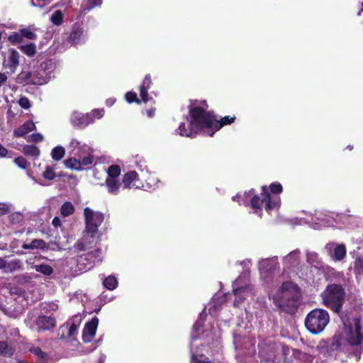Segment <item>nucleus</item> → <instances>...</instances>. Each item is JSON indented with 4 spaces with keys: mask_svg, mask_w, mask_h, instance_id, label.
Wrapping results in <instances>:
<instances>
[{
    "mask_svg": "<svg viewBox=\"0 0 363 363\" xmlns=\"http://www.w3.org/2000/svg\"><path fill=\"white\" fill-rule=\"evenodd\" d=\"M299 287L291 281H284L274 295V303L283 311L294 313L301 303Z\"/></svg>",
    "mask_w": 363,
    "mask_h": 363,
    "instance_id": "f257e3e1",
    "label": "nucleus"
},
{
    "mask_svg": "<svg viewBox=\"0 0 363 363\" xmlns=\"http://www.w3.org/2000/svg\"><path fill=\"white\" fill-rule=\"evenodd\" d=\"M216 114L213 111L204 110V108H200V106L195 105L192 102L189 106V115L186 119L191 122V125L198 133L203 131L209 135Z\"/></svg>",
    "mask_w": 363,
    "mask_h": 363,
    "instance_id": "f03ea898",
    "label": "nucleus"
},
{
    "mask_svg": "<svg viewBox=\"0 0 363 363\" xmlns=\"http://www.w3.org/2000/svg\"><path fill=\"white\" fill-rule=\"evenodd\" d=\"M320 296L325 306L339 314L345 301L346 292L340 283H331L326 286Z\"/></svg>",
    "mask_w": 363,
    "mask_h": 363,
    "instance_id": "7ed1b4c3",
    "label": "nucleus"
},
{
    "mask_svg": "<svg viewBox=\"0 0 363 363\" xmlns=\"http://www.w3.org/2000/svg\"><path fill=\"white\" fill-rule=\"evenodd\" d=\"M280 203V197L277 195H271L267 186H262L261 196L258 194H254L250 200L251 208L255 213L262 212L263 204H264L265 210L269 211L279 207Z\"/></svg>",
    "mask_w": 363,
    "mask_h": 363,
    "instance_id": "20e7f679",
    "label": "nucleus"
},
{
    "mask_svg": "<svg viewBox=\"0 0 363 363\" xmlns=\"http://www.w3.org/2000/svg\"><path fill=\"white\" fill-rule=\"evenodd\" d=\"M329 320L330 316L325 310L315 308L307 315L305 325L312 334H318L325 329Z\"/></svg>",
    "mask_w": 363,
    "mask_h": 363,
    "instance_id": "39448f33",
    "label": "nucleus"
},
{
    "mask_svg": "<svg viewBox=\"0 0 363 363\" xmlns=\"http://www.w3.org/2000/svg\"><path fill=\"white\" fill-rule=\"evenodd\" d=\"M341 319L348 335L347 341L349 344L353 346L363 344L361 319L358 317L350 319L346 316H341Z\"/></svg>",
    "mask_w": 363,
    "mask_h": 363,
    "instance_id": "423d86ee",
    "label": "nucleus"
},
{
    "mask_svg": "<svg viewBox=\"0 0 363 363\" xmlns=\"http://www.w3.org/2000/svg\"><path fill=\"white\" fill-rule=\"evenodd\" d=\"M84 216L86 231L91 235L96 234L104 220V215L99 211L95 212L90 208L86 207L84 209Z\"/></svg>",
    "mask_w": 363,
    "mask_h": 363,
    "instance_id": "0eeeda50",
    "label": "nucleus"
},
{
    "mask_svg": "<svg viewBox=\"0 0 363 363\" xmlns=\"http://www.w3.org/2000/svg\"><path fill=\"white\" fill-rule=\"evenodd\" d=\"M240 279H238L233 284V294L235 298L233 302V305L235 307H238L246 298L247 294L252 291L251 286L245 285L239 286Z\"/></svg>",
    "mask_w": 363,
    "mask_h": 363,
    "instance_id": "6e6552de",
    "label": "nucleus"
},
{
    "mask_svg": "<svg viewBox=\"0 0 363 363\" xmlns=\"http://www.w3.org/2000/svg\"><path fill=\"white\" fill-rule=\"evenodd\" d=\"M86 33L83 26L78 23H74L71 29L67 40L72 45H77L83 43L86 38Z\"/></svg>",
    "mask_w": 363,
    "mask_h": 363,
    "instance_id": "1a4fd4ad",
    "label": "nucleus"
},
{
    "mask_svg": "<svg viewBox=\"0 0 363 363\" xmlns=\"http://www.w3.org/2000/svg\"><path fill=\"white\" fill-rule=\"evenodd\" d=\"M99 324V319L94 316L85 324L82 333V340L85 343L90 342L94 337Z\"/></svg>",
    "mask_w": 363,
    "mask_h": 363,
    "instance_id": "9d476101",
    "label": "nucleus"
},
{
    "mask_svg": "<svg viewBox=\"0 0 363 363\" xmlns=\"http://www.w3.org/2000/svg\"><path fill=\"white\" fill-rule=\"evenodd\" d=\"M94 122V116L91 114H82L79 112H74L71 116L72 124L78 128H85Z\"/></svg>",
    "mask_w": 363,
    "mask_h": 363,
    "instance_id": "9b49d317",
    "label": "nucleus"
},
{
    "mask_svg": "<svg viewBox=\"0 0 363 363\" xmlns=\"http://www.w3.org/2000/svg\"><path fill=\"white\" fill-rule=\"evenodd\" d=\"M35 324L37 327V331L40 333L55 328L56 327V320L51 316L40 315L36 318Z\"/></svg>",
    "mask_w": 363,
    "mask_h": 363,
    "instance_id": "f8f14e48",
    "label": "nucleus"
},
{
    "mask_svg": "<svg viewBox=\"0 0 363 363\" xmlns=\"http://www.w3.org/2000/svg\"><path fill=\"white\" fill-rule=\"evenodd\" d=\"M152 84V81L150 74H147L143 79V82L139 86L140 97H142L143 103L147 104L152 101V98L148 95V90Z\"/></svg>",
    "mask_w": 363,
    "mask_h": 363,
    "instance_id": "ddd939ff",
    "label": "nucleus"
},
{
    "mask_svg": "<svg viewBox=\"0 0 363 363\" xmlns=\"http://www.w3.org/2000/svg\"><path fill=\"white\" fill-rule=\"evenodd\" d=\"M236 117L235 115L233 116H226L221 118L220 120L216 119V116L215 117V121L213 123V127L211 131L209 133V136L212 137L216 132L220 130L223 126L227 125H230L235 122Z\"/></svg>",
    "mask_w": 363,
    "mask_h": 363,
    "instance_id": "4468645a",
    "label": "nucleus"
},
{
    "mask_svg": "<svg viewBox=\"0 0 363 363\" xmlns=\"http://www.w3.org/2000/svg\"><path fill=\"white\" fill-rule=\"evenodd\" d=\"M139 175L136 171H129L125 173L122 179L123 189L131 188L136 186L135 182L138 180Z\"/></svg>",
    "mask_w": 363,
    "mask_h": 363,
    "instance_id": "2eb2a0df",
    "label": "nucleus"
},
{
    "mask_svg": "<svg viewBox=\"0 0 363 363\" xmlns=\"http://www.w3.org/2000/svg\"><path fill=\"white\" fill-rule=\"evenodd\" d=\"M36 126L33 121H26L22 125L14 130L13 133L16 137H23L30 131L35 130Z\"/></svg>",
    "mask_w": 363,
    "mask_h": 363,
    "instance_id": "dca6fc26",
    "label": "nucleus"
},
{
    "mask_svg": "<svg viewBox=\"0 0 363 363\" xmlns=\"http://www.w3.org/2000/svg\"><path fill=\"white\" fill-rule=\"evenodd\" d=\"M176 131L179 135L189 138L195 137L199 133L197 130L191 125V122H189L187 126L184 123H181Z\"/></svg>",
    "mask_w": 363,
    "mask_h": 363,
    "instance_id": "f3484780",
    "label": "nucleus"
},
{
    "mask_svg": "<svg viewBox=\"0 0 363 363\" xmlns=\"http://www.w3.org/2000/svg\"><path fill=\"white\" fill-rule=\"evenodd\" d=\"M45 70L43 68H38L33 72V78L31 84L33 85H43L47 83L48 80L45 77Z\"/></svg>",
    "mask_w": 363,
    "mask_h": 363,
    "instance_id": "a211bd4d",
    "label": "nucleus"
},
{
    "mask_svg": "<svg viewBox=\"0 0 363 363\" xmlns=\"http://www.w3.org/2000/svg\"><path fill=\"white\" fill-rule=\"evenodd\" d=\"M90 257H87V253L79 255L77 257V262L79 266H83V267L80 268L81 269L89 270L91 269L94 264V259H89Z\"/></svg>",
    "mask_w": 363,
    "mask_h": 363,
    "instance_id": "6ab92c4d",
    "label": "nucleus"
},
{
    "mask_svg": "<svg viewBox=\"0 0 363 363\" xmlns=\"http://www.w3.org/2000/svg\"><path fill=\"white\" fill-rule=\"evenodd\" d=\"M19 65V53L14 49H11L8 57V66L11 72H14Z\"/></svg>",
    "mask_w": 363,
    "mask_h": 363,
    "instance_id": "aec40b11",
    "label": "nucleus"
},
{
    "mask_svg": "<svg viewBox=\"0 0 363 363\" xmlns=\"http://www.w3.org/2000/svg\"><path fill=\"white\" fill-rule=\"evenodd\" d=\"M46 247V242L42 239H34L30 243H24L22 245V248L24 250H44Z\"/></svg>",
    "mask_w": 363,
    "mask_h": 363,
    "instance_id": "412c9836",
    "label": "nucleus"
},
{
    "mask_svg": "<svg viewBox=\"0 0 363 363\" xmlns=\"http://www.w3.org/2000/svg\"><path fill=\"white\" fill-rule=\"evenodd\" d=\"M106 185L109 194L116 195L119 193V188L121 186V183L119 182L118 179H106Z\"/></svg>",
    "mask_w": 363,
    "mask_h": 363,
    "instance_id": "4be33fe9",
    "label": "nucleus"
},
{
    "mask_svg": "<svg viewBox=\"0 0 363 363\" xmlns=\"http://www.w3.org/2000/svg\"><path fill=\"white\" fill-rule=\"evenodd\" d=\"M16 350L6 341H0V354L4 357H11Z\"/></svg>",
    "mask_w": 363,
    "mask_h": 363,
    "instance_id": "5701e85b",
    "label": "nucleus"
},
{
    "mask_svg": "<svg viewBox=\"0 0 363 363\" xmlns=\"http://www.w3.org/2000/svg\"><path fill=\"white\" fill-rule=\"evenodd\" d=\"M346 255V247L343 244L337 245L335 246L333 258L335 260L340 261L342 260Z\"/></svg>",
    "mask_w": 363,
    "mask_h": 363,
    "instance_id": "b1692460",
    "label": "nucleus"
},
{
    "mask_svg": "<svg viewBox=\"0 0 363 363\" xmlns=\"http://www.w3.org/2000/svg\"><path fill=\"white\" fill-rule=\"evenodd\" d=\"M74 206L69 201H65L60 208V213L62 216L68 217L72 215L74 212Z\"/></svg>",
    "mask_w": 363,
    "mask_h": 363,
    "instance_id": "393cba45",
    "label": "nucleus"
},
{
    "mask_svg": "<svg viewBox=\"0 0 363 363\" xmlns=\"http://www.w3.org/2000/svg\"><path fill=\"white\" fill-rule=\"evenodd\" d=\"M306 260L310 264L316 268L319 267L321 264V260L318 254L315 252H308L306 254Z\"/></svg>",
    "mask_w": 363,
    "mask_h": 363,
    "instance_id": "a878e982",
    "label": "nucleus"
},
{
    "mask_svg": "<svg viewBox=\"0 0 363 363\" xmlns=\"http://www.w3.org/2000/svg\"><path fill=\"white\" fill-rule=\"evenodd\" d=\"M19 49L28 57H33L36 53V45L33 43L21 45Z\"/></svg>",
    "mask_w": 363,
    "mask_h": 363,
    "instance_id": "bb28decb",
    "label": "nucleus"
},
{
    "mask_svg": "<svg viewBox=\"0 0 363 363\" xmlns=\"http://www.w3.org/2000/svg\"><path fill=\"white\" fill-rule=\"evenodd\" d=\"M103 285L108 290H113L118 286V281L114 276L110 275L104 280Z\"/></svg>",
    "mask_w": 363,
    "mask_h": 363,
    "instance_id": "cd10ccee",
    "label": "nucleus"
},
{
    "mask_svg": "<svg viewBox=\"0 0 363 363\" xmlns=\"http://www.w3.org/2000/svg\"><path fill=\"white\" fill-rule=\"evenodd\" d=\"M65 150L62 146L55 147L51 152L52 158L56 162L60 161L61 159H62L65 156Z\"/></svg>",
    "mask_w": 363,
    "mask_h": 363,
    "instance_id": "c85d7f7f",
    "label": "nucleus"
},
{
    "mask_svg": "<svg viewBox=\"0 0 363 363\" xmlns=\"http://www.w3.org/2000/svg\"><path fill=\"white\" fill-rule=\"evenodd\" d=\"M64 164L67 168L75 170H82V167H81V164L79 160H77L75 158L70 157L64 161Z\"/></svg>",
    "mask_w": 363,
    "mask_h": 363,
    "instance_id": "c756f323",
    "label": "nucleus"
},
{
    "mask_svg": "<svg viewBox=\"0 0 363 363\" xmlns=\"http://www.w3.org/2000/svg\"><path fill=\"white\" fill-rule=\"evenodd\" d=\"M36 272H40L45 276H50L53 273V269L51 266L45 264H41L34 266Z\"/></svg>",
    "mask_w": 363,
    "mask_h": 363,
    "instance_id": "7c9ffc66",
    "label": "nucleus"
},
{
    "mask_svg": "<svg viewBox=\"0 0 363 363\" xmlns=\"http://www.w3.org/2000/svg\"><path fill=\"white\" fill-rule=\"evenodd\" d=\"M106 179H118V177L121 174V167L117 164L111 165L108 169Z\"/></svg>",
    "mask_w": 363,
    "mask_h": 363,
    "instance_id": "2f4dec72",
    "label": "nucleus"
},
{
    "mask_svg": "<svg viewBox=\"0 0 363 363\" xmlns=\"http://www.w3.org/2000/svg\"><path fill=\"white\" fill-rule=\"evenodd\" d=\"M23 152L26 155L38 157L40 155V150L35 145H25Z\"/></svg>",
    "mask_w": 363,
    "mask_h": 363,
    "instance_id": "473e14b6",
    "label": "nucleus"
},
{
    "mask_svg": "<svg viewBox=\"0 0 363 363\" xmlns=\"http://www.w3.org/2000/svg\"><path fill=\"white\" fill-rule=\"evenodd\" d=\"M125 99L128 104L136 103L140 104L142 102L143 103L142 97L138 98L134 91H128L125 95Z\"/></svg>",
    "mask_w": 363,
    "mask_h": 363,
    "instance_id": "72a5a7b5",
    "label": "nucleus"
},
{
    "mask_svg": "<svg viewBox=\"0 0 363 363\" xmlns=\"http://www.w3.org/2000/svg\"><path fill=\"white\" fill-rule=\"evenodd\" d=\"M191 363H216L211 362L208 357L203 354H192L191 357ZM216 363H221L220 362Z\"/></svg>",
    "mask_w": 363,
    "mask_h": 363,
    "instance_id": "f704fd0d",
    "label": "nucleus"
},
{
    "mask_svg": "<svg viewBox=\"0 0 363 363\" xmlns=\"http://www.w3.org/2000/svg\"><path fill=\"white\" fill-rule=\"evenodd\" d=\"M33 354H34L39 360L43 362H47L49 359V355L47 352L43 351L40 347H36L31 350Z\"/></svg>",
    "mask_w": 363,
    "mask_h": 363,
    "instance_id": "c9c22d12",
    "label": "nucleus"
},
{
    "mask_svg": "<svg viewBox=\"0 0 363 363\" xmlns=\"http://www.w3.org/2000/svg\"><path fill=\"white\" fill-rule=\"evenodd\" d=\"M269 194H280L283 191V186L279 182L272 183L267 188Z\"/></svg>",
    "mask_w": 363,
    "mask_h": 363,
    "instance_id": "e433bc0d",
    "label": "nucleus"
},
{
    "mask_svg": "<svg viewBox=\"0 0 363 363\" xmlns=\"http://www.w3.org/2000/svg\"><path fill=\"white\" fill-rule=\"evenodd\" d=\"M32 78H33V72H26L23 71L19 75V79L21 83H25L27 84H32Z\"/></svg>",
    "mask_w": 363,
    "mask_h": 363,
    "instance_id": "4c0bfd02",
    "label": "nucleus"
},
{
    "mask_svg": "<svg viewBox=\"0 0 363 363\" xmlns=\"http://www.w3.org/2000/svg\"><path fill=\"white\" fill-rule=\"evenodd\" d=\"M51 21L55 26H60L63 21V14L61 11H56L51 16Z\"/></svg>",
    "mask_w": 363,
    "mask_h": 363,
    "instance_id": "58836bf2",
    "label": "nucleus"
},
{
    "mask_svg": "<svg viewBox=\"0 0 363 363\" xmlns=\"http://www.w3.org/2000/svg\"><path fill=\"white\" fill-rule=\"evenodd\" d=\"M8 40L13 45L21 43L23 40L20 30L18 32H14L11 34L8 37Z\"/></svg>",
    "mask_w": 363,
    "mask_h": 363,
    "instance_id": "ea45409f",
    "label": "nucleus"
},
{
    "mask_svg": "<svg viewBox=\"0 0 363 363\" xmlns=\"http://www.w3.org/2000/svg\"><path fill=\"white\" fill-rule=\"evenodd\" d=\"M21 268V261L19 259H14L7 263V271L13 272Z\"/></svg>",
    "mask_w": 363,
    "mask_h": 363,
    "instance_id": "a19ab883",
    "label": "nucleus"
},
{
    "mask_svg": "<svg viewBox=\"0 0 363 363\" xmlns=\"http://www.w3.org/2000/svg\"><path fill=\"white\" fill-rule=\"evenodd\" d=\"M354 272L358 275L363 274V259L357 257L354 262Z\"/></svg>",
    "mask_w": 363,
    "mask_h": 363,
    "instance_id": "79ce46f5",
    "label": "nucleus"
},
{
    "mask_svg": "<svg viewBox=\"0 0 363 363\" xmlns=\"http://www.w3.org/2000/svg\"><path fill=\"white\" fill-rule=\"evenodd\" d=\"M43 176L48 180H53L56 177V173L52 167L47 166Z\"/></svg>",
    "mask_w": 363,
    "mask_h": 363,
    "instance_id": "37998d69",
    "label": "nucleus"
},
{
    "mask_svg": "<svg viewBox=\"0 0 363 363\" xmlns=\"http://www.w3.org/2000/svg\"><path fill=\"white\" fill-rule=\"evenodd\" d=\"M20 31L21 33L23 39L24 38H26L28 40H35L37 38V35L34 32H33L27 28L20 29Z\"/></svg>",
    "mask_w": 363,
    "mask_h": 363,
    "instance_id": "c03bdc74",
    "label": "nucleus"
},
{
    "mask_svg": "<svg viewBox=\"0 0 363 363\" xmlns=\"http://www.w3.org/2000/svg\"><path fill=\"white\" fill-rule=\"evenodd\" d=\"M152 104L154 105L153 106H151L150 108H147L144 113H145L147 115V116L150 118H153L155 116V113H156V101L155 100H152L150 101Z\"/></svg>",
    "mask_w": 363,
    "mask_h": 363,
    "instance_id": "a18cd8bd",
    "label": "nucleus"
},
{
    "mask_svg": "<svg viewBox=\"0 0 363 363\" xmlns=\"http://www.w3.org/2000/svg\"><path fill=\"white\" fill-rule=\"evenodd\" d=\"M298 250H294L291 252L288 255L285 257V260L290 262H296L298 258Z\"/></svg>",
    "mask_w": 363,
    "mask_h": 363,
    "instance_id": "49530a36",
    "label": "nucleus"
},
{
    "mask_svg": "<svg viewBox=\"0 0 363 363\" xmlns=\"http://www.w3.org/2000/svg\"><path fill=\"white\" fill-rule=\"evenodd\" d=\"M14 162L20 168L25 169L28 167V161L23 157H18L14 160Z\"/></svg>",
    "mask_w": 363,
    "mask_h": 363,
    "instance_id": "de8ad7c7",
    "label": "nucleus"
},
{
    "mask_svg": "<svg viewBox=\"0 0 363 363\" xmlns=\"http://www.w3.org/2000/svg\"><path fill=\"white\" fill-rule=\"evenodd\" d=\"M18 104L24 109H28L31 106L30 100L26 96H22L19 99Z\"/></svg>",
    "mask_w": 363,
    "mask_h": 363,
    "instance_id": "09e8293b",
    "label": "nucleus"
},
{
    "mask_svg": "<svg viewBox=\"0 0 363 363\" xmlns=\"http://www.w3.org/2000/svg\"><path fill=\"white\" fill-rule=\"evenodd\" d=\"M94 160V155H89L88 156L84 157V158L82 159L81 161H79V162L81 164V167L82 166L86 167V166L91 165L93 163Z\"/></svg>",
    "mask_w": 363,
    "mask_h": 363,
    "instance_id": "8fccbe9b",
    "label": "nucleus"
},
{
    "mask_svg": "<svg viewBox=\"0 0 363 363\" xmlns=\"http://www.w3.org/2000/svg\"><path fill=\"white\" fill-rule=\"evenodd\" d=\"M43 140V136L40 133H33V134L30 135L29 139L28 140V141L35 143H40Z\"/></svg>",
    "mask_w": 363,
    "mask_h": 363,
    "instance_id": "3c124183",
    "label": "nucleus"
},
{
    "mask_svg": "<svg viewBox=\"0 0 363 363\" xmlns=\"http://www.w3.org/2000/svg\"><path fill=\"white\" fill-rule=\"evenodd\" d=\"M101 255V250L100 249H96L91 252H87V257H90L89 259H94V262L96 259H100Z\"/></svg>",
    "mask_w": 363,
    "mask_h": 363,
    "instance_id": "603ef678",
    "label": "nucleus"
},
{
    "mask_svg": "<svg viewBox=\"0 0 363 363\" xmlns=\"http://www.w3.org/2000/svg\"><path fill=\"white\" fill-rule=\"evenodd\" d=\"M10 212V208L6 203H0V216L8 214Z\"/></svg>",
    "mask_w": 363,
    "mask_h": 363,
    "instance_id": "864d4df0",
    "label": "nucleus"
},
{
    "mask_svg": "<svg viewBox=\"0 0 363 363\" xmlns=\"http://www.w3.org/2000/svg\"><path fill=\"white\" fill-rule=\"evenodd\" d=\"M193 327L195 331L199 332L201 329L203 327V320H202L201 318H199L195 322Z\"/></svg>",
    "mask_w": 363,
    "mask_h": 363,
    "instance_id": "5fc2aeb1",
    "label": "nucleus"
},
{
    "mask_svg": "<svg viewBox=\"0 0 363 363\" xmlns=\"http://www.w3.org/2000/svg\"><path fill=\"white\" fill-rule=\"evenodd\" d=\"M89 6L88 9H91L101 4L102 0H87Z\"/></svg>",
    "mask_w": 363,
    "mask_h": 363,
    "instance_id": "6e6d98bb",
    "label": "nucleus"
},
{
    "mask_svg": "<svg viewBox=\"0 0 363 363\" xmlns=\"http://www.w3.org/2000/svg\"><path fill=\"white\" fill-rule=\"evenodd\" d=\"M77 328H78V325L77 324H75L74 323H73L71 325V326L69 328V331H68V336L69 337H72L75 335V333H77Z\"/></svg>",
    "mask_w": 363,
    "mask_h": 363,
    "instance_id": "4d7b16f0",
    "label": "nucleus"
},
{
    "mask_svg": "<svg viewBox=\"0 0 363 363\" xmlns=\"http://www.w3.org/2000/svg\"><path fill=\"white\" fill-rule=\"evenodd\" d=\"M89 114L94 116V119L101 118L104 114V111L103 109H95Z\"/></svg>",
    "mask_w": 363,
    "mask_h": 363,
    "instance_id": "13d9d810",
    "label": "nucleus"
},
{
    "mask_svg": "<svg viewBox=\"0 0 363 363\" xmlns=\"http://www.w3.org/2000/svg\"><path fill=\"white\" fill-rule=\"evenodd\" d=\"M52 224L53 226H55V228H57V227H60L61 226V220L59 217L57 216H55L52 220Z\"/></svg>",
    "mask_w": 363,
    "mask_h": 363,
    "instance_id": "bf43d9fd",
    "label": "nucleus"
},
{
    "mask_svg": "<svg viewBox=\"0 0 363 363\" xmlns=\"http://www.w3.org/2000/svg\"><path fill=\"white\" fill-rule=\"evenodd\" d=\"M8 153L7 149L0 144V157H6Z\"/></svg>",
    "mask_w": 363,
    "mask_h": 363,
    "instance_id": "052dcab7",
    "label": "nucleus"
},
{
    "mask_svg": "<svg viewBox=\"0 0 363 363\" xmlns=\"http://www.w3.org/2000/svg\"><path fill=\"white\" fill-rule=\"evenodd\" d=\"M6 75L4 73L0 72V87L6 82Z\"/></svg>",
    "mask_w": 363,
    "mask_h": 363,
    "instance_id": "680f3d73",
    "label": "nucleus"
},
{
    "mask_svg": "<svg viewBox=\"0 0 363 363\" xmlns=\"http://www.w3.org/2000/svg\"><path fill=\"white\" fill-rule=\"evenodd\" d=\"M6 267H7L6 261L3 258H0V269H6Z\"/></svg>",
    "mask_w": 363,
    "mask_h": 363,
    "instance_id": "e2e57ef3",
    "label": "nucleus"
},
{
    "mask_svg": "<svg viewBox=\"0 0 363 363\" xmlns=\"http://www.w3.org/2000/svg\"><path fill=\"white\" fill-rule=\"evenodd\" d=\"M199 104L200 108H204V110H207L208 108V104L206 100L200 101Z\"/></svg>",
    "mask_w": 363,
    "mask_h": 363,
    "instance_id": "0e129e2a",
    "label": "nucleus"
},
{
    "mask_svg": "<svg viewBox=\"0 0 363 363\" xmlns=\"http://www.w3.org/2000/svg\"><path fill=\"white\" fill-rule=\"evenodd\" d=\"M257 363H275L274 360L271 359H262Z\"/></svg>",
    "mask_w": 363,
    "mask_h": 363,
    "instance_id": "69168bd1",
    "label": "nucleus"
},
{
    "mask_svg": "<svg viewBox=\"0 0 363 363\" xmlns=\"http://www.w3.org/2000/svg\"><path fill=\"white\" fill-rule=\"evenodd\" d=\"M337 277H338L339 280L342 279L343 281H345V277L342 273H338Z\"/></svg>",
    "mask_w": 363,
    "mask_h": 363,
    "instance_id": "338daca9",
    "label": "nucleus"
},
{
    "mask_svg": "<svg viewBox=\"0 0 363 363\" xmlns=\"http://www.w3.org/2000/svg\"><path fill=\"white\" fill-rule=\"evenodd\" d=\"M354 355L357 357V359H360V352H356Z\"/></svg>",
    "mask_w": 363,
    "mask_h": 363,
    "instance_id": "774afa93",
    "label": "nucleus"
}]
</instances>
